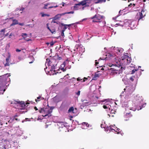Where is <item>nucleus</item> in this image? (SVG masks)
Listing matches in <instances>:
<instances>
[{"mask_svg": "<svg viewBox=\"0 0 149 149\" xmlns=\"http://www.w3.org/2000/svg\"><path fill=\"white\" fill-rule=\"evenodd\" d=\"M116 67L115 68H111L109 69L110 74L111 75H113L117 74H120L122 73V64H121L120 61L118 62H116Z\"/></svg>", "mask_w": 149, "mask_h": 149, "instance_id": "obj_1", "label": "nucleus"}, {"mask_svg": "<svg viewBox=\"0 0 149 149\" xmlns=\"http://www.w3.org/2000/svg\"><path fill=\"white\" fill-rule=\"evenodd\" d=\"M47 62L49 69L50 68V70L48 71V74L50 75H53L56 74L55 66L53 64H52V62L49 59L47 58Z\"/></svg>", "mask_w": 149, "mask_h": 149, "instance_id": "obj_2", "label": "nucleus"}, {"mask_svg": "<svg viewBox=\"0 0 149 149\" xmlns=\"http://www.w3.org/2000/svg\"><path fill=\"white\" fill-rule=\"evenodd\" d=\"M146 10L143 9H142L141 12H139L137 13L136 16V19L138 20V22H139L140 20L142 19V18L144 17L146 15Z\"/></svg>", "mask_w": 149, "mask_h": 149, "instance_id": "obj_3", "label": "nucleus"}, {"mask_svg": "<svg viewBox=\"0 0 149 149\" xmlns=\"http://www.w3.org/2000/svg\"><path fill=\"white\" fill-rule=\"evenodd\" d=\"M103 16L99 14H96L90 18L93 19L92 22H100V20L102 18Z\"/></svg>", "mask_w": 149, "mask_h": 149, "instance_id": "obj_4", "label": "nucleus"}, {"mask_svg": "<svg viewBox=\"0 0 149 149\" xmlns=\"http://www.w3.org/2000/svg\"><path fill=\"white\" fill-rule=\"evenodd\" d=\"M11 104H14L15 106L16 105H19L22 107V109H24L26 106V105L24 102L21 101L20 102L14 101L11 103Z\"/></svg>", "mask_w": 149, "mask_h": 149, "instance_id": "obj_5", "label": "nucleus"}, {"mask_svg": "<svg viewBox=\"0 0 149 149\" xmlns=\"http://www.w3.org/2000/svg\"><path fill=\"white\" fill-rule=\"evenodd\" d=\"M39 112L41 113H44L45 114L44 115H42L41 116H39L38 118V120H43L44 117L47 116V113H45V110L43 108H41L40 110H39Z\"/></svg>", "mask_w": 149, "mask_h": 149, "instance_id": "obj_6", "label": "nucleus"}, {"mask_svg": "<svg viewBox=\"0 0 149 149\" xmlns=\"http://www.w3.org/2000/svg\"><path fill=\"white\" fill-rule=\"evenodd\" d=\"M124 57L123 58H126V62L123 63L124 65L129 63L131 62L132 59L131 57H129L128 56L126 55H124Z\"/></svg>", "mask_w": 149, "mask_h": 149, "instance_id": "obj_7", "label": "nucleus"}, {"mask_svg": "<svg viewBox=\"0 0 149 149\" xmlns=\"http://www.w3.org/2000/svg\"><path fill=\"white\" fill-rule=\"evenodd\" d=\"M91 3V0H84L81 2V5L84 6L86 5V6H88L89 5H87V3L89 4Z\"/></svg>", "mask_w": 149, "mask_h": 149, "instance_id": "obj_8", "label": "nucleus"}, {"mask_svg": "<svg viewBox=\"0 0 149 149\" xmlns=\"http://www.w3.org/2000/svg\"><path fill=\"white\" fill-rule=\"evenodd\" d=\"M10 76V74H6L2 76H1L0 77L1 78H2L3 79V81H5L7 80V79L8 78V77Z\"/></svg>", "mask_w": 149, "mask_h": 149, "instance_id": "obj_9", "label": "nucleus"}, {"mask_svg": "<svg viewBox=\"0 0 149 149\" xmlns=\"http://www.w3.org/2000/svg\"><path fill=\"white\" fill-rule=\"evenodd\" d=\"M65 14L64 13H62L60 14H58L56 15H55L54 17V20H56L60 18L62 15H63Z\"/></svg>", "mask_w": 149, "mask_h": 149, "instance_id": "obj_10", "label": "nucleus"}, {"mask_svg": "<svg viewBox=\"0 0 149 149\" xmlns=\"http://www.w3.org/2000/svg\"><path fill=\"white\" fill-rule=\"evenodd\" d=\"M47 29L49 30L52 34H55L56 32V30L55 28H49L48 26H47Z\"/></svg>", "mask_w": 149, "mask_h": 149, "instance_id": "obj_11", "label": "nucleus"}, {"mask_svg": "<svg viewBox=\"0 0 149 149\" xmlns=\"http://www.w3.org/2000/svg\"><path fill=\"white\" fill-rule=\"evenodd\" d=\"M54 108V107H51L50 108V109L47 112V113H48V114H47V116H51V113L52 112V110Z\"/></svg>", "mask_w": 149, "mask_h": 149, "instance_id": "obj_12", "label": "nucleus"}, {"mask_svg": "<svg viewBox=\"0 0 149 149\" xmlns=\"http://www.w3.org/2000/svg\"><path fill=\"white\" fill-rule=\"evenodd\" d=\"M18 21L16 19H13V22L10 25V26H13L14 25H15L16 24H18Z\"/></svg>", "mask_w": 149, "mask_h": 149, "instance_id": "obj_13", "label": "nucleus"}, {"mask_svg": "<svg viewBox=\"0 0 149 149\" xmlns=\"http://www.w3.org/2000/svg\"><path fill=\"white\" fill-rule=\"evenodd\" d=\"M111 106L109 104H106L105 105H104L103 106V107L104 109H108L109 110L111 108Z\"/></svg>", "mask_w": 149, "mask_h": 149, "instance_id": "obj_14", "label": "nucleus"}, {"mask_svg": "<svg viewBox=\"0 0 149 149\" xmlns=\"http://www.w3.org/2000/svg\"><path fill=\"white\" fill-rule=\"evenodd\" d=\"M74 110V107H71L69 109V110H68V112L69 113L73 112Z\"/></svg>", "mask_w": 149, "mask_h": 149, "instance_id": "obj_15", "label": "nucleus"}, {"mask_svg": "<svg viewBox=\"0 0 149 149\" xmlns=\"http://www.w3.org/2000/svg\"><path fill=\"white\" fill-rule=\"evenodd\" d=\"M136 78L135 76H132L130 78V80L132 81H133Z\"/></svg>", "mask_w": 149, "mask_h": 149, "instance_id": "obj_16", "label": "nucleus"}, {"mask_svg": "<svg viewBox=\"0 0 149 149\" xmlns=\"http://www.w3.org/2000/svg\"><path fill=\"white\" fill-rule=\"evenodd\" d=\"M99 77V76L98 74H95V75L94 76V77L93 78V79L95 80L97 79V77Z\"/></svg>", "mask_w": 149, "mask_h": 149, "instance_id": "obj_17", "label": "nucleus"}, {"mask_svg": "<svg viewBox=\"0 0 149 149\" xmlns=\"http://www.w3.org/2000/svg\"><path fill=\"white\" fill-rule=\"evenodd\" d=\"M6 89H4L3 91V89H2L1 87H0V94H3L4 92L5 91Z\"/></svg>", "mask_w": 149, "mask_h": 149, "instance_id": "obj_18", "label": "nucleus"}, {"mask_svg": "<svg viewBox=\"0 0 149 149\" xmlns=\"http://www.w3.org/2000/svg\"><path fill=\"white\" fill-rule=\"evenodd\" d=\"M5 31V29H4L1 30L0 31V34H4Z\"/></svg>", "mask_w": 149, "mask_h": 149, "instance_id": "obj_19", "label": "nucleus"}, {"mask_svg": "<svg viewBox=\"0 0 149 149\" xmlns=\"http://www.w3.org/2000/svg\"><path fill=\"white\" fill-rule=\"evenodd\" d=\"M126 116H127V117H130L132 116V115L130 113H126Z\"/></svg>", "mask_w": 149, "mask_h": 149, "instance_id": "obj_20", "label": "nucleus"}, {"mask_svg": "<svg viewBox=\"0 0 149 149\" xmlns=\"http://www.w3.org/2000/svg\"><path fill=\"white\" fill-rule=\"evenodd\" d=\"M54 43L53 42H51L50 43L47 42V46L50 45V46H52L54 45Z\"/></svg>", "mask_w": 149, "mask_h": 149, "instance_id": "obj_21", "label": "nucleus"}, {"mask_svg": "<svg viewBox=\"0 0 149 149\" xmlns=\"http://www.w3.org/2000/svg\"><path fill=\"white\" fill-rule=\"evenodd\" d=\"M62 65H63V67L61 69V70H62L63 72H65V70H66V69H65L64 68V67L65 66V65L64 64H63L62 65H61V67H62Z\"/></svg>", "mask_w": 149, "mask_h": 149, "instance_id": "obj_22", "label": "nucleus"}, {"mask_svg": "<svg viewBox=\"0 0 149 149\" xmlns=\"http://www.w3.org/2000/svg\"><path fill=\"white\" fill-rule=\"evenodd\" d=\"M65 31H64V30H62V31H61V36L63 37L64 38V37L65 36H64V32Z\"/></svg>", "mask_w": 149, "mask_h": 149, "instance_id": "obj_23", "label": "nucleus"}, {"mask_svg": "<svg viewBox=\"0 0 149 149\" xmlns=\"http://www.w3.org/2000/svg\"><path fill=\"white\" fill-rule=\"evenodd\" d=\"M124 55L122 57V60H121V61H123L124 62V63H125L126 61V58H123L124 57Z\"/></svg>", "mask_w": 149, "mask_h": 149, "instance_id": "obj_24", "label": "nucleus"}, {"mask_svg": "<svg viewBox=\"0 0 149 149\" xmlns=\"http://www.w3.org/2000/svg\"><path fill=\"white\" fill-rule=\"evenodd\" d=\"M27 34L26 33H23L21 34V36L22 37L26 36V37H27Z\"/></svg>", "mask_w": 149, "mask_h": 149, "instance_id": "obj_25", "label": "nucleus"}, {"mask_svg": "<svg viewBox=\"0 0 149 149\" xmlns=\"http://www.w3.org/2000/svg\"><path fill=\"white\" fill-rule=\"evenodd\" d=\"M137 69H134V70H132L131 74H134L135 73V72L137 71Z\"/></svg>", "mask_w": 149, "mask_h": 149, "instance_id": "obj_26", "label": "nucleus"}, {"mask_svg": "<svg viewBox=\"0 0 149 149\" xmlns=\"http://www.w3.org/2000/svg\"><path fill=\"white\" fill-rule=\"evenodd\" d=\"M40 14H41V16L42 17H44L45 16H47V14H44L42 13H41Z\"/></svg>", "mask_w": 149, "mask_h": 149, "instance_id": "obj_27", "label": "nucleus"}, {"mask_svg": "<svg viewBox=\"0 0 149 149\" xmlns=\"http://www.w3.org/2000/svg\"><path fill=\"white\" fill-rule=\"evenodd\" d=\"M41 98V97L39 96L37 97V99H36V102L39 101H40L39 99H40Z\"/></svg>", "mask_w": 149, "mask_h": 149, "instance_id": "obj_28", "label": "nucleus"}, {"mask_svg": "<svg viewBox=\"0 0 149 149\" xmlns=\"http://www.w3.org/2000/svg\"><path fill=\"white\" fill-rule=\"evenodd\" d=\"M10 56L9 55L8 57L6 59V62H9V59L10 58Z\"/></svg>", "mask_w": 149, "mask_h": 149, "instance_id": "obj_29", "label": "nucleus"}, {"mask_svg": "<svg viewBox=\"0 0 149 149\" xmlns=\"http://www.w3.org/2000/svg\"><path fill=\"white\" fill-rule=\"evenodd\" d=\"M10 65V62H6V63L5 64V66H9Z\"/></svg>", "mask_w": 149, "mask_h": 149, "instance_id": "obj_30", "label": "nucleus"}, {"mask_svg": "<svg viewBox=\"0 0 149 149\" xmlns=\"http://www.w3.org/2000/svg\"><path fill=\"white\" fill-rule=\"evenodd\" d=\"M74 13V12L73 11H71L70 12L65 13V14H73Z\"/></svg>", "mask_w": 149, "mask_h": 149, "instance_id": "obj_31", "label": "nucleus"}, {"mask_svg": "<svg viewBox=\"0 0 149 149\" xmlns=\"http://www.w3.org/2000/svg\"><path fill=\"white\" fill-rule=\"evenodd\" d=\"M64 27L63 28L62 30H64V31H65V30L67 28V26H64Z\"/></svg>", "mask_w": 149, "mask_h": 149, "instance_id": "obj_32", "label": "nucleus"}, {"mask_svg": "<svg viewBox=\"0 0 149 149\" xmlns=\"http://www.w3.org/2000/svg\"><path fill=\"white\" fill-rule=\"evenodd\" d=\"M73 24H66V25H64V26H67V27H70V26H71Z\"/></svg>", "mask_w": 149, "mask_h": 149, "instance_id": "obj_33", "label": "nucleus"}, {"mask_svg": "<svg viewBox=\"0 0 149 149\" xmlns=\"http://www.w3.org/2000/svg\"><path fill=\"white\" fill-rule=\"evenodd\" d=\"M42 5H44V6L43 7L44 8V9L47 8V4L46 3H45L44 4H42Z\"/></svg>", "mask_w": 149, "mask_h": 149, "instance_id": "obj_34", "label": "nucleus"}, {"mask_svg": "<svg viewBox=\"0 0 149 149\" xmlns=\"http://www.w3.org/2000/svg\"><path fill=\"white\" fill-rule=\"evenodd\" d=\"M80 91H79L77 92L76 93V94L77 95L79 96L80 94Z\"/></svg>", "mask_w": 149, "mask_h": 149, "instance_id": "obj_35", "label": "nucleus"}, {"mask_svg": "<svg viewBox=\"0 0 149 149\" xmlns=\"http://www.w3.org/2000/svg\"><path fill=\"white\" fill-rule=\"evenodd\" d=\"M87 79V78L86 77H84L83 79V80L82 82H84Z\"/></svg>", "mask_w": 149, "mask_h": 149, "instance_id": "obj_36", "label": "nucleus"}, {"mask_svg": "<svg viewBox=\"0 0 149 149\" xmlns=\"http://www.w3.org/2000/svg\"><path fill=\"white\" fill-rule=\"evenodd\" d=\"M77 81H80L81 80H82V79H80L79 77H78L77 78Z\"/></svg>", "mask_w": 149, "mask_h": 149, "instance_id": "obj_37", "label": "nucleus"}, {"mask_svg": "<svg viewBox=\"0 0 149 149\" xmlns=\"http://www.w3.org/2000/svg\"><path fill=\"white\" fill-rule=\"evenodd\" d=\"M18 24H19V25H21V26H23L24 25V23H18Z\"/></svg>", "mask_w": 149, "mask_h": 149, "instance_id": "obj_38", "label": "nucleus"}, {"mask_svg": "<svg viewBox=\"0 0 149 149\" xmlns=\"http://www.w3.org/2000/svg\"><path fill=\"white\" fill-rule=\"evenodd\" d=\"M61 4H62V5L63 6H65V3L64 2H62V3Z\"/></svg>", "mask_w": 149, "mask_h": 149, "instance_id": "obj_39", "label": "nucleus"}, {"mask_svg": "<svg viewBox=\"0 0 149 149\" xmlns=\"http://www.w3.org/2000/svg\"><path fill=\"white\" fill-rule=\"evenodd\" d=\"M95 66H96L97 65V64H99V62H97V60H96L95 61Z\"/></svg>", "mask_w": 149, "mask_h": 149, "instance_id": "obj_40", "label": "nucleus"}, {"mask_svg": "<svg viewBox=\"0 0 149 149\" xmlns=\"http://www.w3.org/2000/svg\"><path fill=\"white\" fill-rule=\"evenodd\" d=\"M109 129L110 130H113V129L111 128V126H110L109 127Z\"/></svg>", "mask_w": 149, "mask_h": 149, "instance_id": "obj_41", "label": "nucleus"}, {"mask_svg": "<svg viewBox=\"0 0 149 149\" xmlns=\"http://www.w3.org/2000/svg\"><path fill=\"white\" fill-rule=\"evenodd\" d=\"M21 50L20 49H16V51L17 52H20L21 51Z\"/></svg>", "mask_w": 149, "mask_h": 149, "instance_id": "obj_42", "label": "nucleus"}, {"mask_svg": "<svg viewBox=\"0 0 149 149\" xmlns=\"http://www.w3.org/2000/svg\"><path fill=\"white\" fill-rule=\"evenodd\" d=\"M23 37V38L22 39L25 40V38H26V36H23V37ZM21 40V39H19V40Z\"/></svg>", "mask_w": 149, "mask_h": 149, "instance_id": "obj_43", "label": "nucleus"}, {"mask_svg": "<svg viewBox=\"0 0 149 149\" xmlns=\"http://www.w3.org/2000/svg\"><path fill=\"white\" fill-rule=\"evenodd\" d=\"M76 5H79V6L80 5H81V2H80L79 3H78V4H76Z\"/></svg>", "mask_w": 149, "mask_h": 149, "instance_id": "obj_44", "label": "nucleus"}, {"mask_svg": "<svg viewBox=\"0 0 149 149\" xmlns=\"http://www.w3.org/2000/svg\"><path fill=\"white\" fill-rule=\"evenodd\" d=\"M34 109H35L36 110H38V109L36 107H34Z\"/></svg>", "mask_w": 149, "mask_h": 149, "instance_id": "obj_45", "label": "nucleus"}, {"mask_svg": "<svg viewBox=\"0 0 149 149\" xmlns=\"http://www.w3.org/2000/svg\"><path fill=\"white\" fill-rule=\"evenodd\" d=\"M12 36V34H10V35L9 36V38H10L11 36Z\"/></svg>", "mask_w": 149, "mask_h": 149, "instance_id": "obj_46", "label": "nucleus"}, {"mask_svg": "<svg viewBox=\"0 0 149 149\" xmlns=\"http://www.w3.org/2000/svg\"><path fill=\"white\" fill-rule=\"evenodd\" d=\"M30 40H31V39H29L28 40H26V41H30Z\"/></svg>", "mask_w": 149, "mask_h": 149, "instance_id": "obj_47", "label": "nucleus"}, {"mask_svg": "<svg viewBox=\"0 0 149 149\" xmlns=\"http://www.w3.org/2000/svg\"><path fill=\"white\" fill-rule=\"evenodd\" d=\"M65 24H63V23H61V25L63 26H64V25H65Z\"/></svg>", "mask_w": 149, "mask_h": 149, "instance_id": "obj_48", "label": "nucleus"}, {"mask_svg": "<svg viewBox=\"0 0 149 149\" xmlns=\"http://www.w3.org/2000/svg\"><path fill=\"white\" fill-rule=\"evenodd\" d=\"M8 35V33H7L5 35V36H7Z\"/></svg>", "mask_w": 149, "mask_h": 149, "instance_id": "obj_49", "label": "nucleus"}, {"mask_svg": "<svg viewBox=\"0 0 149 149\" xmlns=\"http://www.w3.org/2000/svg\"><path fill=\"white\" fill-rule=\"evenodd\" d=\"M24 9V8H23L22 9H21L20 10H23Z\"/></svg>", "mask_w": 149, "mask_h": 149, "instance_id": "obj_50", "label": "nucleus"}, {"mask_svg": "<svg viewBox=\"0 0 149 149\" xmlns=\"http://www.w3.org/2000/svg\"><path fill=\"white\" fill-rule=\"evenodd\" d=\"M46 68H47V67H46V68H44V70H45V72H46Z\"/></svg>", "mask_w": 149, "mask_h": 149, "instance_id": "obj_51", "label": "nucleus"}, {"mask_svg": "<svg viewBox=\"0 0 149 149\" xmlns=\"http://www.w3.org/2000/svg\"><path fill=\"white\" fill-rule=\"evenodd\" d=\"M33 62V61H32L31 62H30L29 63H32Z\"/></svg>", "mask_w": 149, "mask_h": 149, "instance_id": "obj_52", "label": "nucleus"}, {"mask_svg": "<svg viewBox=\"0 0 149 149\" xmlns=\"http://www.w3.org/2000/svg\"><path fill=\"white\" fill-rule=\"evenodd\" d=\"M131 5H132V4L131 3L130 4V5L129 6H131Z\"/></svg>", "mask_w": 149, "mask_h": 149, "instance_id": "obj_53", "label": "nucleus"}, {"mask_svg": "<svg viewBox=\"0 0 149 149\" xmlns=\"http://www.w3.org/2000/svg\"><path fill=\"white\" fill-rule=\"evenodd\" d=\"M43 122H44L45 123H46V122H45V121H44V120H43Z\"/></svg>", "mask_w": 149, "mask_h": 149, "instance_id": "obj_54", "label": "nucleus"}, {"mask_svg": "<svg viewBox=\"0 0 149 149\" xmlns=\"http://www.w3.org/2000/svg\"><path fill=\"white\" fill-rule=\"evenodd\" d=\"M101 70H104V69L103 68H102V69H101Z\"/></svg>", "mask_w": 149, "mask_h": 149, "instance_id": "obj_55", "label": "nucleus"}, {"mask_svg": "<svg viewBox=\"0 0 149 149\" xmlns=\"http://www.w3.org/2000/svg\"><path fill=\"white\" fill-rule=\"evenodd\" d=\"M46 60L47 61V59H46ZM46 63H47V61H46V62H45V65H46Z\"/></svg>", "mask_w": 149, "mask_h": 149, "instance_id": "obj_56", "label": "nucleus"}, {"mask_svg": "<svg viewBox=\"0 0 149 149\" xmlns=\"http://www.w3.org/2000/svg\"><path fill=\"white\" fill-rule=\"evenodd\" d=\"M102 1H104V2H105L106 0H102Z\"/></svg>", "mask_w": 149, "mask_h": 149, "instance_id": "obj_57", "label": "nucleus"}, {"mask_svg": "<svg viewBox=\"0 0 149 149\" xmlns=\"http://www.w3.org/2000/svg\"><path fill=\"white\" fill-rule=\"evenodd\" d=\"M15 120H17L18 119H17V118H15Z\"/></svg>", "mask_w": 149, "mask_h": 149, "instance_id": "obj_58", "label": "nucleus"}, {"mask_svg": "<svg viewBox=\"0 0 149 149\" xmlns=\"http://www.w3.org/2000/svg\"><path fill=\"white\" fill-rule=\"evenodd\" d=\"M41 99H42V100H43V99H44V98H42V97H41Z\"/></svg>", "mask_w": 149, "mask_h": 149, "instance_id": "obj_59", "label": "nucleus"}, {"mask_svg": "<svg viewBox=\"0 0 149 149\" xmlns=\"http://www.w3.org/2000/svg\"><path fill=\"white\" fill-rule=\"evenodd\" d=\"M45 127L46 128L47 127V125H45Z\"/></svg>", "mask_w": 149, "mask_h": 149, "instance_id": "obj_60", "label": "nucleus"}, {"mask_svg": "<svg viewBox=\"0 0 149 149\" xmlns=\"http://www.w3.org/2000/svg\"><path fill=\"white\" fill-rule=\"evenodd\" d=\"M98 66H99V67H101V66H100V65H99Z\"/></svg>", "mask_w": 149, "mask_h": 149, "instance_id": "obj_61", "label": "nucleus"}, {"mask_svg": "<svg viewBox=\"0 0 149 149\" xmlns=\"http://www.w3.org/2000/svg\"><path fill=\"white\" fill-rule=\"evenodd\" d=\"M143 2H144L146 1V0H143Z\"/></svg>", "mask_w": 149, "mask_h": 149, "instance_id": "obj_62", "label": "nucleus"}, {"mask_svg": "<svg viewBox=\"0 0 149 149\" xmlns=\"http://www.w3.org/2000/svg\"><path fill=\"white\" fill-rule=\"evenodd\" d=\"M54 23H56V22L55 21H54L53 22Z\"/></svg>", "mask_w": 149, "mask_h": 149, "instance_id": "obj_63", "label": "nucleus"}, {"mask_svg": "<svg viewBox=\"0 0 149 149\" xmlns=\"http://www.w3.org/2000/svg\"><path fill=\"white\" fill-rule=\"evenodd\" d=\"M133 5H134V6H135V4H133Z\"/></svg>", "mask_w": 149, "mask_h": 149, "instance_id": "obj_64", "label": "nucleus"}]
</instances>
